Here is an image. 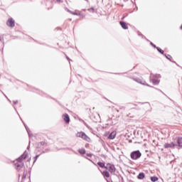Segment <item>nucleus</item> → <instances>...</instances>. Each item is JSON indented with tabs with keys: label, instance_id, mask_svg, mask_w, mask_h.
Masks as SVG:
<instances>
[{
	"label": "nucleus",
	"instance_id": "9b49d317",
	"mask_svg": "<svg viewBox=\"0 0 182 182\" xmlns=\"http://www.w3.org/2000/svg\"><path fill=\"white\" fill-rule=\"evenodd\" d=\"M178 144L176 146H179V147H182V137H179L177 139Z\"/></svg>",
	"mask_w": 182,
	"mask_h": 182
},
{
	"label": "nucleus",
	"instance_id": "bb28decb",
	"mask_svg": "<svg viewBox=\"0 0 182 182\" xmlns=\"http://www.w3.org/2000/svg\"><path fill=\"white\" fill-rule=\"evenodd\" d=\"M38 157H39V155H37V156H36V159H38Z\"/></svg>",
	"mask_w": 182,
	"mask_h": 182
},
{
	"label": "nucleus",
	"instance_id": "f257e3e1",
	"mask_svg": "<svg viewBox=\"0 0 182 182\" xmlns=\"http://www.w3.org/2000/svg\"><path fill=\"white\" fill-rule=\"evenodd\" d=\"M15 168L17 171H21L22 168H23V154L16 160Z\"/></svg>",
	"mask_w": 182,
	"mask_h": 182
},
{
	"label": "nucleus",
	"instance_id": "f03ea898",
	"mask_svg": "<svg viewBox=\"0 0 182 182\" xmlns=\"http://www.w3.org/2000/svg\"><path fill=\"white\" fill-rule=\"evenodd\" d=\"M141 157V153L140 151H134L131 153V159L132 160H137V159H140Z\"/></svg>",
	"mask_w": 182,
	"mask_h": 182
},
{
	"label": "nucleus",
	"instance_id": "6e6552de",
	"mask_svg": "<svg viewBox=\"0 0 182 182\" xmlns=\"http://www.w3.org/2000/svg\"><path fill=\"white\" fill-rule=\"evenodd\" d=\"M119 23L123 29H129V27L127 26V23H126L125 22L120 21Z\"/></svg>",
	"mask_w": 182,
	"mask_h": 182
},
{
	"label": "nucleus",
	"instance_id": "dca6fc26",
	"mask_svg": "<svg viewBox=\"0 0 182 182\" xmlns=\"http://www.w3.org/2000/svg\"><path fill=\"white\" fill-rule=\"evenodd\" d=\"M151 180L153 182H156V181H157V180H159V178H157L156 176H152V177H151Z\"/></svg>",
	"mask_w": 182,
	"mask_h": 182
},
{
	"label": "nucleus",
	"instance_id": "1a4fd4ad",
	"mask_svg": "<svg viewBox=\"0 0 182 182\" xmlns=\"http://www.w3.org/2000/svg\"><path fill=\"white\" fill-rule=\"evenodd\" d=\"M83 140H85L86 141H90V138H89V136H87V135H86V134H82V138Z\"/></svg>",
	"mask_w": 182,
	"mask_h": 182
},
{
	"label": "nucleus",
	"instance_id": "2f4dec72",
	"mask_svg": "<svg viewBox=\"0 0 182 182\" xmlns=\"http://www.w3.org/2000/svg\"><path fill=\"white\" fill-rule=\"evenodd\" d=\"M166 59H170V58H168V57H166Z\"/></svg>",
	"mask_w": 182,
	"mask_h": 182
},
{
	"label": "nucleus",
	"instance_id": "a878e982",
	"mask_svg": "<svg viewBox=\"0 0 182 182\" xmlns=\"http://www.w3.org/2000/svg\"><path fill=\"white\" fill-rule=\"evenodd\" d=\"M8 100H9V102H10V103H11V100H9V99H7Z\"/></svg>",
	"mask_w": 182,
	"mask_h": 182
},
{
	"label": "nucleus",
	"instance_id": "6ab92c4d",
	"mask_svg": "<svg viewBox=\"0 0 182 182\" xmlns=\"http://www.w3.org/2000/svg\"><path fill=\"white\" fill-rule=\"evenodd\" d=\"M68 12H70V14H72V15H80V14H79L75 13V12L71 11H70V10H68Z\"/></svg>",
	"mask_w": 182,
	"mask_h": 182
},
{
	"label": "nucleus",
	"instance_id": "5701e85b",
	"mask_svg": "<svg viewBox=\"0 0 182 182\" xmlns=\"http://www.w3.org/2000/svg\"><path fill=\"white\" fill-rule=\"evenodd\" d=\"M1 93H3L4 96H5V97H6V99H8V97H6V95L4 92H1Z\"/></svg>",
	"mask_w": 182,
	"mask_h": 182
},
{
	"label": "nucleus",
	"instance_id": "e433bc0d",
	"mask_svg": "<svg viewBox=\"0 0 182 182\" xmlns=\"http://www.w3.org/2000/svg\"><path fill=\"white\" fill-rule=\"evenodd\" d=\"M57 1H60V0H57Z\"/></svg>",
	"mask_w": 182,
	"mask_h": 182
},
{
	"label": "nucleus",
	"instance_id": "20e7f679",
	"mask_svg": "<svg viewBox=\"0 0 182 182\" xmlns=\"http://www.w3.org/2000/svg\"><path fill=\"white\" fill-rule=\"evenodd\" d=\"M105 168L106 170H109V173H116V168L114 167V165L112 164H107Z\"/></svg>",
	"mask_w": 182,
	"mask_h": 182
},
{
	"label": "nucleus",
	"instance_id": "a211bd4d",
	"mask_svg": "<svg viewBox=\"0 0 182 182\" xmlns=\"http://www.w3.org/2000/svg\"><path fill=\"white\" fill-rule=\"evenodd\" d=\"M136 82H138V83H140L141 85H146L144 81H141V80H136Z\"/></svg>",
	"mask_w": 182,
	"mask_h": 182
},
{
	"label": "nucleus",
	"instance_id": "ddd939ff",
	"mask_svg": "<svg viewBox=\"0 0 182 182\" xmlns=\"http://www.w3.org/2000/svg\"><path fill=\"white\" fill-rule=\"evenodd\" d=\"M138 178L139 180H143V178H144V174L143 173H139L138 176Z\"/></svg>",
	"mask_w": 182,
	"mask_h": 182
},
{
	"label": "nucleus",
	"instance_id": "412c9836",
	"mask_svg": "<svg viewBox=\"0 0 182 182\" xmlns=\"http://www.w3.org/2000/svg\"><path fill=\"white\" fill-rule=\"evenodd\" d=\"M41 146H45L46 143L45 141H41Z\"/></svg>",
	"mask_w": 182,
	"mask_h": 182
},
{
	"label": "nucleus",
	"instance_id": "7ed1b4c3",
	"mask_svg": "<svg viewBox=\"0 0 182 182\" xmlns=\"http://www.w3.org/2000/svg\"><path fill=\"white\" fill-rule=\"evenodd\" d=\"M6 23L8 28H15V20L12 17H9Z\"/></svg>",
	"mask_w": 182,
	"mask_h": 182
},
{
	"label": "nucleus",
	"instance_id": "9d476101",
	"mask_svg": "<svg viewBox=\"0 0 182 182\" xmlns=\"http://www.w3.org/2000/svg\"><path fill=\"white\" fill-rule=\"evenodd\" d=\"M102 174L104 177H106L107 178H109V177H110V173H109L107 171H104L103 172H102Z\"/></svg>",
	"mask_w": 182,
	"mask_h": 182
},
{
	"label": "nucleus",
	"instance_id": "b1692460",
	"mask_svg": "<svg viewBox=\"0 0 182 182\" xmlns=\"http://www.w3.org/2000/svg\"><path fill=\"white\" fill-rule=\"evenodd\" d=\"M1 93H3L4 96H5V97H6V99H8V97H6V95L4 92H1Z\"/></svg>",
	"mask_w": 182,
	"mask_h": 182
},
{
	"label": "nucleus",
	"instance_id": "393cba45",
	"mask_svg": "<svg viewBox=\"0 0 182 182\" xmlns=\"http://www.w3.org/2000/svg\"><path fill=\"white\" fill-rule=\"evenodd\" d=\"M88 156H89V157H92V154H88Z\"/></svg>",
	"mask_w": 182,
	"mask_h": 182
},
{
	"label": "nucleus",
	"instance_id": "c85d7f7f",
	"mask_svg": "<svg viewBox=\"0 0 182 182\" xmlns=\"http://www.w3.org/2000/svg\"><path fill=\"white\" fill-rule=\"evenodd\" d=\"M0 41L2 42V39L1 38V37H0Z\"/></svg>",
	"mask_w": 182,
	"mask_h": 182
},
{
	"label": "nucleus",
	"instance_id": "4be33fe9",
	"mask_svg": "<svg viewBox=\"0 0 182 182\" xmlns=\"http://www.w3.org/2000/svg\"><path fill=\"white\" fill-rule=\"evenodd\" d=\"M13 103H14V105H17V103H18V100L13 101Z\"/></svg>",
	"mask_w": 182,
	"mask_h": 182
},
{
	"label": "nucleus",
	"instance_id": "c9c22d12",
	"mask_svg": "<svg viewBox=\"0 0 182 182\" xmlns=\"http://www.w3.org/2000/svg\"><path fill=\"white\" fill-rule=\"evenodd\" d=\"M122 19H124V17H123Z\"/></svg>",
	"mask_w": 182,
	"mask_h": 182
},
{
	"label": "nucleus",
	"instance_id": "7c9ffc66",
	"mask_svg": "<svg viewBox=\"0 0 182 182\" xmlns=\"http://www.w3.org/2000/svg\"><path fill=\"white\" fill-rule=\"evenodd\" d=\"M154 48H156V46L153 45Z\"/></svg>",
	"mask_w": 182,
	"mask_h": 182
},
{
	"label": "nucleus",
	"instance_id": "0eeeda50",
	"mask_svg": "<svg viewBox=\"0 0 182 182\" xmlns=\"http://www.w3.org/2000/svg\"><path fill=\"white\" fill-rule=\"evenodd\" d=\"M63 119L65 123H69V122H70V119L69 118V115L68 114H64L63 115Z\"/></svg>",
	"mask_w": 182,
	"mask_h": 182
},
{
	"label": "nucleus",
	"instance_id": "39448f33",
	"mask_svg": "<svg viewBox=\"0 0 182 182\" xmlns=\"http://www.w3.org/2000/svg\"><path fill=\"white\" fill-rule=\"evenodd\" d=\"M177 144H174L173 142H171L170 144L166 143L164 144V149H174Z\"/></svg>",
	"mask_w": 182,
	"mask_h": 182
},
{
	"label": "nucleus",
	"instance_id": "aec40b11",
	"mask_svg": "<svg viewBox=\"0 0 182 182\" xmlns=\"http://www.w3.org/2000/svg\"><path fill=\"white\" fill-rule=\"evenodd\" d=\"M26 129L27 130V133L28 134V136H31V131H29V129L26 126H25Z\"/></svg>",
	"mask_w": 182,
	"mask_h": 182
},
{
	"label": "nucleus",
	"instance_id": "72a5a7b5",
	"mask_svg": "<svg viewBox=\"0 0 182 182\" xmlns=\"http://www.w3.org/2000/svg\"><path fill=\"white\" fill-rule=\"evenodd\" d=\"M153 82H154V83H156V82H155V81H153Z\"/></svg>",
	"mask_w": 182,
	"mask_h": 182
},
{
	"label": "nucleus",
	"instance_id": "f8f14e48",
	"mask_svg": "<svg viewBox=\"0 0 182 182\" xmlns=\"http://www.w3.org/2000/svg\"><path fill=\"white\" fill-rule=\"evenodd\" d=\"M78 152H79L80 154H86V150H85V149H79V150H78Z\"/></svg>",
	"mask_w": 182,
	"mask_h": 182
},
{
	"label": "nucleus",
	"instance_id": "f3484780",
	"mask_svg": "<svg viewBox=\"0 0 182 182\" xmlns=\"http://www.w3.org/2000/svg\"><path fill=\"white\" fill-rule=\"evenodd\" d=\"M156 49L158 51H159L160 53H161V55L164 53V50H161V48H160L159 47H157Z\"/></svg>",
	"mask_w": 182,
	"mask_h": 182
},
{
	"label": "nucleus",
	"instance_id": "c756f323",
	"mask_svg": "<svg viewBox=\"0 0 182 182\" xmlns=\"http://www.w3.org/2000/svg\"><path fill=\"white\" fill-rule=\"evenodd\" d=\"M21 178H23V176H21Z\"/></svg>",
	"mask_w": 182,
	"mask_h": 182
},
{
	"label": "nucleus",
	"instance_id": "4468645a",
	"mask_svg": "<svg viewBox=\"0 0 182 182\" xmlns=\"http://www.w3.org/2000/svg\"><path fill=\"white\" fill-rule=\"evenodd\" d=\"M85 132H77V134H76V136L77 137H80L81 139H82V136H83V134H84Z\"/></svg>",
	"mask_w": 182,
	"mask_h": 182
},
{
	"label": "nucleus",
	"instance_id": "473e14b6",
	"mask_svg": "<svg viewBox=\"0 0 182 182\" xmlns=\"http://www.w3.org/2000/svg\"><path fill=\"white\" fill-rule=\"evenodd\" d=\"M67 59L69 60V58L67 57Z\"/></svg>",
	"mask_w": 182,
	"mask_h": 182
},
{
	"label": "nucleus",
	"instance_id": "423d86ee",
	"mask_svg": "<svg viewBox=\"0 0 182 182\" xmlns=\"http://www.w3.org/2000/svg\"><path fill=\"white\" fill-rule=\"evenodd\" d=\"M116 134H117V132L116 131H113L108 136V139L109 140H113L116 137Z\"/></svg>",
	"mask_w": 182,
	"mask_h": 182
},
{
	"label": "nucleus",
	"instance_id": "2eb2a0df",
	"mask_svg": "<svg viewBox=\"0 0 182 182\" xmlns=\"http://www.w3.org/2000/svg\"><path fill=\"white\" fill-rule=\"evenodd\" d=\"M97 164L102 168H103V167H105V168L106 167V166H105V163H103V162H98Z\"/></svg>",
	"mask_w": 182,
	"mask_h": 182
},
{
	"label": "nucleus",
	"instance_id": "cd10ccee",
	"mask_svg": "<svg viewBox=\"0 0 182 182\" xmlns=\"http://www.w3.org/2000/svg\"><path fill=\"white\" fill-rule=\"evenodd\" d=\"M127 1H129V0H124V2H127Z\"/></svg>",
	"mask_w": 182,
	"mask_h": 182
},
{
	"label": "nucleus",
	"instance_id": "f704fd0d",
	"mask_svg": "<svg viewBox=\"0 0 182 182\" xmlns=\"http://www.w3.org/2000/svg\"><path fill=\"white\" fill-rule=\"evenodd\" d=\"M24 159H26V156H24Z\"/></svg>",
	"mask_w": 182,
	"mask_h": 182
}]
</instances>
